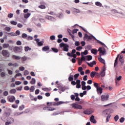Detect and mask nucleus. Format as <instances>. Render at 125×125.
Instances as JSON below:
<instances>
[{"label":"nucleus","mask_w":125,"mask_h":125,"mask_svg":"<svg viewBox=\"0 0 125 125\" xmlns=\"http://www.w3.org/2000/svg\"><path fill=\"white\" fill-rule=\"evenodd\" d=\"M91 52L93 54L96 55V54H97V52H98V50H96V49H92L91 50Z\"/></svg>","instance_id":"17"},{"label":"nucleus","mask_w":125,"mask_h":125,"mask_svg":"<svg viewBox=\"0 0 125 125\" xmlns=\"http://www.w3.org/2000/svg\"><path fill=\"white\" fill-rule=\"evenodd\" d=\"M125 118L122 117L120 119V123H124L125 122Z\"/></svg>","instance_id":"50"},{"label":"nucleus","mask_w":125,"mask_h":125,"mask_svg":"<svg viewBox=\"0 0 125 125\" xmlns=\"http://www.w3.org/2000/svg\"><path fill=\"white\" fill-rule=\"evenodd\" d=\"M10 23L11 24H12V25H16V24H17V22L14 21H11Z\"/></svg>","instance_id":"44"},{"label":"nucleus","mask_w":125,"mask_h":125,"mask_svg":"<svg viewBox=\"0 0 125 125\" xmlns=\"http://www.w3.org/2000/svg\"><path fill=\"white\" fill-rule=\"evenodd\" d=\"M102 115L103 116H104V117H107L108 116V110H104L103 113H102Z\"/></svg>","instance_id":"15"},{"label":"nucleus","mask_w":125,"mask_h":125,"mask_svg":"<svg viewBox=\"0 0 125 125\" xmlns=\"http://www.w3.org/2000/svg\"><path fill=\"white\" fill-rule=\"evenodd\" d=\"M24 108H25V105L24 104H22L21 106H19V109L20 111H22V110H23V109H24Z\"/></svg>","instance_id":"31"},{"label":"nucleus","mask_w":125,"mask_h":125,"mask_svg":"<svg viewBox=\"0 0 125 125\" xmlns=\"http://www.w3.org/2000/svg\"><path fill=\"white\" fill-rule=\"evenodd\" d=\"M110 118H111V115L108 114V116H106V123H108V122H109V119H110Z\"/></svg>","instance_id":"41"},{"label":"nucleus","mask_w":125,"mask_h":125,"mask_svg":"<svg viewBox=\"0 0 125 125\" xmlns=\"http://www.w3.org/2000/svg\"><path fill=\"white\" fill-rule=\"evenodd\" d=\"M85 39H87V40H92V39H94V40H95L98 42V43H100V44H102V45H104L105 47L107 48V46L104 44V43L101 42L100 41L97 40L95 37H94L93 35H91V36H88L87 34H85L84 35Z\"/></svg>","instance_id":"1"},{"label":"nucleus","mask_w":125,"mask_h":125,"mask_svg":"<svg viewBox=\"0 0 125 125\" xmlns=\"http://www.w3.org/2000/svg\"><path fill=\"white\" fill-rule=\"evenodd\" d=\"M122 80V76H120L119 77L116 78V83H117V81H121Z\"/></svg>","instance_id":"47"},{"label":"nucleus","mask_w":125,"mask_h":125,"mask_svg":"<svg viewBox=\"0 0 125 125\" xmlns=\"http://www.w3.org/2000/svg\"><path fill=\"white\" fill-rule=\"evenodd\" d=\"M1 53L3 56H4V57H9V55H10L9 51L6 50H3L1 52Z\"/></svg>","instance_id":"3"},{"label":"nucleus","mask_w":125,"mask_h":125,"mask_svg":"<svg viewBox=\"0 0 125 125\" xmlns=\"http://www.w3.org/2000/svg\"><path fill=\"white\" fill-rule=\"evenodd\" d=\"M17 26L18 28H22V27H23V24L21 23H18Z\"/></svg>","instance_id":"62"},{"label":"nucleus","mask_w":125,"mask_h":125,"mask_svg":"<svg viewBox=\"0 0 125 125\" xmlns=\"http://www.w3.org/2000/svg\"><path fill=\"white\" fill-rule=\"evenodd\" d=\"M96 75V72L92 71L90 73V77L92 78H94V76Z\"/></svg>","instance_id":"22"},{"label":"nucleus","mask_w":125,"mask_h":125,"mask_svg":"<svg viewBox=\"0 0 125 125\" xmlns=\"http://www.w3.org/2000/svg\"><path fill=\"white\" fill-rule=\"evenodd\" d=\"M86 57L88 58V61H90L92 59V56L91 55L87 56Z\"/></svg>","instance_id":"45"},{"label":"nucleus","mask_w":125,"mask_h":125,"mask_svg":"<svg viewBox=\"0 0 125 125\" xmlns=\"http://www.w3.org/2000/svg\"><path fill=\"white\" fill-rule=\"evenodd\" d=\"M95 4H96V5H97V6H100V7H102V3H101L99 1L96 2Z\"/></svg>","instance_id":"23"},{"label":"nucleus","mask_w":125,"mask_h":125,"mask_svg":"<svg viewBox=\"0 0 125 125\" xmlns=\"http://www.w3.org/2000/svg\"><path fill=\"white\" fill-rule=\"evenodd\" d=\"M9 46V44L8 43H4L3 44V48H7Z\"/></svg>","instance_id":"30"},{"label":"nucleus","mask_w":125,"mask_h":125,"mask_svg":"<svg viewBox=\"0 0 125 125\" xmlns=\"http://www.w3.org/2000/svg\"><path fill=\"white\" fill-rule=\"evenodd\" d=\"M73 80L74 78H73V76H70L68 77L69 82H72V81H73Z\"/></svg>","instance_id":"42"},{"label":"nucleus","mask_w":125,"mask_h":125,"mask_svg":"<svg viewBox=\"0 0 125 125\" xmlns=\"http://www.w3.org/2000/svg\"><path fill=\"white\" fill-rule=\"evenodd\" d=\"M52 50H53V51H54V52H56L57 53L58 52V49L55 48H52Z\"/></svg>","instance_id":"51"},{"label":"nucleus","mask_w":125,"mask_h":125,"mask_svg":"<svg viewBox=\"0 0 125 125\" xmlns=\"http://www.w3.org/2000/svg\"><path fill=\"white\" fill-rule=\"evenodd\" d=\"M10 36H12V37H14V36H18L20 35V32H16L15 33L14 32H11L9 33Z\"/></svg>","instance_id":"8"},{"label":"nucleus","mask_w":125,"mask_h":125,"mask_svg":"<svg viewBox=\"0 0 125 125\" xmlns=\"http://www.w3.org/2000/svg\"><path fill=\"white\" fill-rule=\"evenodd\" d=\"M101 99L102 101H106V100H108L109 99V95H102Z\"/></svg>","instance_id":"6"},{"label":"nucleus","mask_w":125,"mask_h":125,"mask_svg":"<svg viewBox=\"0 0 125 125\" xmlns=\"http://www.w3.org/2000/svg\"><path fill=\"white\" fill-rule=\"evenodd\" d=\"M24 50H25V51L27 52L28 50H31V48L29 47H25Z\"/></svg>","instance_id":"49"},{"label":"nucleus","mask_w":125,"mask_h":125,"mask_svg":"<svg viewBox=\"0 0 125 125\" xmlns=\"http://www.w3.org/2000/svg\"><path fill=\"white\" fill-rule=\"evenodd\" d=\"M38 43L39 46H42L43 45V42L41 41V42H38Z\"/></svg>","instance_id":"43"},{"label":"nucleus","mask_w":125,"mask_h":125,"mask_svg":"<svg viewBox=\"0 0 125 125\" xmlns=\"http://www.w3.org/2000/svg\"><path fill=\"white\" fill-rule=\"evenodd\" d=\"M21 83H22L20 81H16L15 82V84H16V85H19V84H21Z\"/></svg>","instance_id":"56"},{"label":"nucleus","mask_w":125,"mask_h":125,"mask_svg":"<svg viewBox=\"0 0 125 125\" xmlns=\"http://www.w3.org/2000/svg\"><path fill=\"white\" fill-rule=\"evenodd\" d=\"M60 46L61 48L63 47L64 51H69V49L68 48V47H69V45H67V44L64 43H61L60 44Z\"/></svg>","instance_id":"2"},{"label":"nucleus","mask_w":125,"mask_h":125,"mask_svg":"<svg viewBox=\"0 0 125 125\" xmlns=\"http://www.w3.org/2000/svg\"><path fill=\"white\" fill-rule=\"evenodd\" d=\"M86 63H87V65H88L89 66V67H93L94 64L93 63H92V62L89 63L86 62Z\"/></svg>","instance_id":"64"},{"label":"nucleus","mask_w":125,"mask_h":125,"mask_svg":"<svg viewBox=\"0 0 125 125\" xmlns=\"http://www.w3.org/2000/svg\"><path fill=\"white\" fill-rule=\"evenodd\" d=\"M105 71H106V68H105V67H104L101 71V76L102 77L105 76Z\"/></svg>","instance_id":"10"},{"label":"nucleus","mask_w":125,"mask_h":125,"mask_svg":"<svg viewBox=\"0 0 125 125\" xmlns=\"http://www.w3.org/2000/svg\"><path fill=\"white\" fill-rule=\"evenodd\" d=\"M50 40H51V41H54V40H55V36H54V35H52L50 36Z\"/></svg>","instance_id":"58"},{"label":"nucleus","mask_w":125,"mask_h":125,"mask_svg":"<svg viewBox=\"0 0 125 125\" xmlns=\"http://www.w3.org/2000/svg\"><path fill=\"white\" fill-rule=\"evenodd\" d=\"M75 45H76V46H79V45H80V42L79 41H76L75 42Z\"/></svg>","instance_id":"54"},{"label":"nucleus","mask_w":125,"mask_h":125,"mask_svg":"<svg viewBox=\"0 0 125 125\" xmlns=\"http://www.w3.org/2000/svg\"><path fill=\"white\" fill-rule=\"evenodd\" d=\"M94 118V116L92 115L91 117H90V121L91 123H92L93 124H96V123H97V121H96V120H95V118Z\"/></svg>","instance_id":"7"},{"label":"nucleus","mask_w":125,"mask_h":125,"mask_svg":"<svg viewBox=\"0 0 125 125\" xmlns=\"http://www.w3.org/2000/svg\"><path fill=\"white\" fill-rule=\"evenodd\" d=\"M39 8H41V9H45L46 7L44 5H41L39 6Z\"/></svg>","instance_id":"33"},{"label":"nucleus","mask_w":125,"mask_h":125,"mask_svg":"<svg viewBox=\"0 0 125 125\" xmlns=\"http://www.w3.org/2000/svg\"><path fill=\"white\" fill-rule=\"evenodd\" d=\"M88 53V51L87 50H86L83 52H81V55H82V54L83 56L87 55Z\"/></svg>","instance_id":"29"},{"label":"nucleus","mask_w":125,"mask_h":125,"mask_svg":"<svg viewBox=\"0 0 125 125\" xmlns=\"http://www.w3.org/2000/svg\"><path fill=\"white\" fill-rule=\"evenodd\" d=\"M30 83L31 84H35V83H36V79H35V78H32L30 82Z\"/></svg>","instance_id":"28"},{"label":"nucleus","mask_w":125,"mask_h":125,"mask_svg":"<svg viewBox=\"0 0 125 125\" xmlns=\"http://www.w3.org/2000/svg\"><path fill=\"white\" fill-rule=\"evenodd\" d=\"M8 18H12L13 17V14L12 13L8 14Z\"/></svg>","instance_id":"55"},{"label":"nucleus","mask_w":125,"mask_h":125,"mask_svg":"<svg viewBox=\"0 0 125 125\" xmlns=\"http://www.w3.org/2000/svg\"><path fill=\"white\" fill-rule=\"evenodd\" d=\"M45 18L46 19H47L48 20H50V21H53V20L55 19L53 17L50 16H47L46 17H45Z\"/></svg>","instance_id":"14"},{"label":"nucleus","mask_w":125,"mask_h":125,"mask_svg":"<svg viewBox=\"0 0 125 125\" xmlns=\"http://www.w3.org/2000/svg\"><path fill=\"white\" fill-rule=\"evenodd\" d=\"M8 100L10 102H14L15 101V97L11 96L8 97Z\"/></svg>","instance_id":"11"},{"label":"nucleus","mask_w":125,"mask_h":125,"mask_svg":"<svg viewBox=\"0 0 125 125\" xmlns=\"http://www.w3.org/2000/svg\"><path fill=\"white\" fill-rule=\"evenodd\" d=\"M84 114L85 115H90L92 114V111L89 109H87L84 111Z\"/></svg>","instance_id":"12"},{"label":"nucleus","mask_w":125,"mask_h":125,"mask_svg":"<svg viewBox=\"0 0 125 125\" xmlns=\"http://www.w3.org/2000/svg\"><path fill=\"white\" fill-rule=\"evenodd\" d=\"M16 93V89H12L10 90V93L14 94Z\"/></svg>","instance_id":"32"},{"label":"nucleus","mask_w":125,"mask_h":125,"mask_svg":"<svg viewBox=\"0 0 125 125\" xmlns=\"http://www.w3.org/2000/svg\"><path fill=\"white\" fill-rule=\"evenodd\" d=\"M72 106L73 108H75V109H79L80 110L83 109V106L78 104H73Z\"/></svg>","instance_id":"4"},{"label":"nucleus","mask_w":125,"mask_h":125,"mask_svg":"<svg viewBox=\"0 0 125 125\" xmlns=\"http://www.w3.org/2000/svg\"><path fill=\"white\" fill-rule=\"evenodd\" d=\"M21 49H22V47H21V46H20V47L15 46L13 48V50H14V52H15L16 53L17 52H20V51H21Z\"/></svg>","instance_id":"5"},{"label":"nucleus","mask_w":125,"mask_h":125,"mask_svg":"<svg viewBox=\"0 0 125 125\" xmlns=\"http://www.w3.org/2000/svg\"><path fill=\"white\" fill-rule=\"evenodd\" d=\"M70 98L71 100H75L76 99V96H75V95H71L70 96Z\"/></svg>","instance_id":"39"},{"label":"nucleus","mask_w":125,"mask_h":125,"mask_svg":"<svg viewBox=\"0 0 125 125\" xmlns=\"http://www.w3.org/2000/svg\"><path fill=\"white\" fill-rule=\"evenodd\" d=\"M30 15H31V13H27V14H25L24 15V18H29V17H30Z\"/></svg>","instance_id":"26"},{"label":"nucleus","mask_w":125,"mask_h":125,"mask_svg":"<svg viewBox=\"0 0 125 125\" xmlns=\"http://www.w3.org/2000/svg\"><path fill=\"white\" fill-rule=\"evenodd\" d=\"M0 76L1 78H3V77H5V72H1L0 73Z\"/></svg>","instance_id":"57"},{"label":"nucleus","mask_w":125,"mask_h":125,"mask_svg":"<svg viewBox=\"0 0 125 125\" xmlns=\"http://www.w3.org/2000/svg\"><path fill=\"white\" fill-rule=\"evenodd\" d=\"M81 44H82V46H84L85 45V42L82 41L81 42Z\"/></svg>","instance_id":"63"},{"label":"nucleus","mask_w":125,"mask_h":125,"mask_svg":"<svg viewBox=\"0 0 125 125\" xmlns=\"http://www.w3.org/2000/svg\"><path fill=\"white\" fill-rule=\"evenodd\" d=\"M13 48H14V47H13V45H9L8 46V49L9 50H11V51H12V50H13Z\"/></svg>","instance_id":"37"},{"label":"nucleus","mask_w":125,"mask_h":125,"mask_svg":"<svg viewBox=\"0 0 125 125\" xmlns=\"http://www.w3.org/2000/svg\"><path fill=\"white\" fill-rule=\"evenodd\" d=\"M8 122H10V123H12L14 122V119L12 118H9V120H8Z\"/></svg>","instance_id":"34"},{"label":"nucleus","mask_w":125,"mask_h":125,"mask_svg":"<svg viewBox=\"0 0 125 125\" xmlns=\"http://www.w3.org/2000/svg\"><path fill=\"white\" fill-rule=\"evenodd\" d=\"M74 80L77 81V80H78V78L80 77V74L77 73L74 75Z\"/></svg>","instance_id":"21"},{"label":"nucleus","mask_w":125,"mask_h":125,"mask_svg":"<svg viewBox=\"0 0 125 125\" xmlns=\"http://www.w3.org/2000/svg\"><path fill=\"white\" fill-rule=\"evenodd\" d=\"M12 58L16 59V60H19V59H21V57L14 55L12 56Z\"/></svg>","instance_id":"20"},{"label":"nucleus","mask_w":125,"mask_h":125,"mask_svg":"<svg viewBox=\"0 0 125 125\" xmlns=\"http://www.w3.org/2000/svg\"><path fill=\"white\" fill-rule=\"evenodd\" d=\"M82 49H83V47L82 46L76 47V50H78V51H80V50H82Z\"/></svg>","instance_id":"46"},{"label":"nucleus","mask_w":125,"mask_h":125,"mask_svg":"<svg viewBox=\"0 0 125 125\" xmlns=\"http://www.w3.org/2000/svg\"><path fill=\"white\" fill-rule=\"evenodd\" d=\"M124 58V56L123 55H120V58H119V61L122 63V64H124L125 62V60L123 59Z\"/></svg>","instance_id":"16"},{"label":"nucleus","mask_w":125,"mask_h":125,"mask_svg":"<svg viewBox=\"0 0 125 125\" xmlns=\"http://www.w3.org/2000/svg\"><path fill=\"white\" fill-rule=\"evenodd\" d=\"M48 49H49V46H46L42 48V50L43 51H46L47 50H48Z\"/></svg>","instance_id":"25"},{"label":"nucleus","mask_w":125,"mask_h":125,"mask_svg":"<svg viewBox=\"0 0 125 125\" xmlns=\"http://www.w3.org/2000/svg\"><path fill=\"white\" fill-rule=\"evenodd\" d=\"M42 89L44 91H49V89H48V88H42Z\"/></svg>","instance_id":"61"},{"label":"nucleus","mask_w":125,"mask_h":125,"mask_svg":"<svg viewBox=\"0 0 125 125\" xmlns=\"http://www.w3.org/2000/svg\"><path fill=\"white\" fill-rule=\"evenodd\" d=\"M29 89L31 92H34V91L35 90V87H34V86H32Z\"/></svg>","instance_id":"36"},{"label":"nucleus","mask_w":125,"mask_h":125,"mask_svg":"<svg viewBox=\"0 0 125 125\" xmlns=\"http://www.w3.org/2000/svg\"><path fill=\"white\" fill-rule=\"evenodd\" d=\"M8 72V74L9 75H12V74H13V72L9 69L7 70Z\"/></svg>","instance_id":"60"},{"label":"nucleus","mask_w":125,"mask_h":125,"mask_svg":"<svg viewBox=\"0 0 125 125\" xmlns=\"http://www.w3.org/2000/svg\"><path fill=\"white\" fill-rule=\"evenodd\" d=\"M102 90H103V88L102 87H97V91L98 93H100V94H101L102 93Z\"/></svg>","instance_id":"18"},{"label":"nucleus","mask_w":125,"mask_h":125,"mask_svg":"<svg viewBox=\"0 0 125 125\" xmlns=\"http://www.w3.org/2000/svg\"><path fill=\"white\" fill-rule=\"evenodd\" d=\"M120 118V117H119V115H117L114 117V120L115 122H118V120H119V119Z\"/></svg>","instance_id":"35"},{"label":"nucleus","mask_w":125,"mask_h":125,"mask_svg":"<svg viewBox=\"0 0 125 125\" xmlns=\"http://www.w3.org/2000/svg\"><path fill=\"white\" fill-rule=\"evenodd\" d=\"M21 58V61L25 62V61H26V60H27V57H26V56L22 57Z\"/></svg>","instance_id":"40"},{"label":"nucleus","mask_w":125,"mask_h":125,"mask_svg":"<svg viewBox=\"0 0 125 125\" xmlns=\"http://www.w3.org/2000/svg\"><path fill=\"white\" fill-rule=\"evenodd\" d=\"M24 112H22L21 113L20 112H16L15 113V116H19V115H21V114H23Z\"/></svg>","instance_id":"48"},{"label":"nucleus","mask_w":125,"mask_h":125,"mask_svg":"<svg viewBox=\"0 0 125 125\" xmlns=\"http://www.w3.org/2000/svg\"><path fill=\"white\" fill-rule=\"evenodd\" d=\"M30 72L28 70H25L24 72V76H27V75H29Z\"/></svg>","instance_id":"38"},{"label":"nucleus","mask_w":125,"mask_h":125,"mask_svg":"<svg viewBox=\"0 0 125 125\" xmlns=\"http://www.w3.org/2000/svg\"><path fill=\"white\" fill-rule=\"evenodd\" d=\"M82 58L81 59H80V60H82V61H85V58H84V56L82 55H81Z\"/></svg>","instance_id":"53"},{"label":"nucleus","mask_w":125,"mask_h":125,"mask_svg":"<svg viewBox=\"0 0 125 125\" xmlns=\"http://www.w3.org/2000/svg\"><path fill=\"white\" fill-rule=\"evenodd\" d=\"M24 90H30V87L29 86H25L24 87Z\"/></svg>","instance_id":"52"},{"label":"nucleus","mask_w":125,"mask_h":125,"mask_svg":"<svg viewBox=\"0 0 125 125\" xmlns=\"http://www.w3.org/2000/svg\"><path fill=\"white\" fill-rule=\"evenodd\" d=\"M10 30H11L10 27H7L5 28V31H7V32H9Z\"/></svg>","instance_id":"59"},{"label":"nucleus","mask_w":125,"mask_h":125,"mask_svg":"<svg viewBox=\"0 0 125 125\" xmlns=\"http://www.w3.org/2000/svg\"><path fill=\"white\" fill-rule=\"evenodd\" d=\"M8 66L9 67L11 66H13V67H19V64H18L17 62H15V63H9L8 64Z\"/></svg>","instance_id":"9"},{"label":"nucleus","mask_w":125,"mask_h":125,"mask_svg":"<svg viewBox=\"0 0 125 125\" xmlns=\"http://www.w3.org/2000/svg\"><path fill=\"white\" fill-rule=\"evenodd\" d=\"M30 96L31 100L32 101L35 100V101H37V100H38V99L37 98H34L33 96H32V95L30 94Z\"/></svg>","instance_id":"27"},{"label":"nucleus","mask_w":125,"mask_h":125,"mask_svg":"<svg viewBox=\"0 0 125 125\" xmlns=\"http://www.w3.org/2000/svg\"><path fill=\"white\" fill-rule=\"evenodd\" d=\"M100 54L101 55V56L106 55V49H105V48H104L103 50L101 52Z\"/></svg>","instance_id":"24"},{"label":"nucleus","mask_w":125,"mask_h":125,"mask_svg":"<svg viewBox=\"0 0 125 125\" xmlns=\"http://www.w3.org/2000/svg\"><path fill=\"white\" fill-rule=\"evenodd\" d=\"M100 58H98L99 61H100V62H101V63H103V64H104L105 65V60L104 59H102V58L101 57V54H100Z\"/></svg>","instance_id":"19"},{"label":"nucleus","mask_w":125,"mask_h":125,"mask_svg":"<svg viewBox=\"0 0 125 125\" xmlns=\"http://www.w3.org/2000/svg\"><path fill=\"white\" fill-rule=\"evenodd\" d=\"M119 57H120V54H118L115 60L114 67H116L117 65H118V60Z\"/></svg>","instance_id":"13"}]
</instances>
